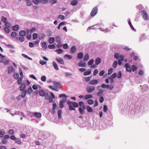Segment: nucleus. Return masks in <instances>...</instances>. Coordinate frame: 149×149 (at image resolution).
Listing matches in <instances>:
<instances>
[{
  "mask_svg": "<svg viewBox=\"0 0 149 149\" xmlns=\"http://www.w3.org/2000/svg\"><path fill=\"white\" fill-rule=\"evenodd\" d=\"M67 104L68 105L69 109L70 110H75L74 108L78 107L79 106L78 104L75 102H68Z\"/></svg>",
  "mask_w": 149,
  "mask_h": 149,
  "instance_id": "f257e3e1",
  "label": "nucleus"
},
{
  "mask_svg": "<svg viewBox=\"0 0 149 149\" xmlns=\"http://www.w3.org/2000/svg\"><path fill=\"white\" fill-rule=\"evenodd\" d=\"M30 116H31V117H32V115H33L38 118H41L42 114L40 113H38L36 112H31L30 113Z\"/></svg>",
  "mask_w": 149,
  "mask_h": 149,
  "instance_id": "f03ea898",
  "label": "nucleus"
},
{
  "mask_svg": "<svg viewBox=\"0 0 149 149\" xmlns=\"http://www.w3.org/2000/svg\"><path fill=\"white\" fill-rule=\"evenodd\" d=\"M59 96L60 97H62V100L61 101L64 103L66 102L67 97L65 94H60L59 95Z\"/></svg>",
  "mask_w": 149,
  "mask_h": 149,
  "instance_id": "7ed1b4c3",
  "label": "nucleus"
},
{
  "mask_svg": "<svg viewBox=\"0 0 149 149\" xmlns=\"http://www.w3.org/2000/svg\"><path fill=\"white\" fill-rule=\"evenodd\" d=\"M141 14L142 15L143 18L145 20H147L148 19V16L146 12L144 10H142Z\"/></svg>",
  "mask_w": 149,
  "mask_h": 149,
  "instance_id": "20e7f679",
  "label": "nucleus"
},
{
  "mask_svg": "<svg viewBox=\"0 0 149 149\" xmlns=\"http://www.w3.org/2000/svg\"><path fill=\"white\" fill-rule=\"evenodd\" d=\"M97 12V8L96 7H95L93 8L92 10L91 13V16H94L96 14Z\"/></svg>",
  "mask_w": 149,
  "mask_h": 149,
  "instance_id": "39448f33",
  "label": "nucleus"
},
{
  "mask_svg": "<svg viewBox=\"0 0 149 149\" xmlns=\"http://www.w3.org/2000/svg\"><path fill=\"white\" fill-rule=\"evenodd\" d=\"M15 69L12 66H10L8 68V73L9 74H11L14 73L15 72Z\"/></svg>",
  "mask_w": 149,
  "mask_h": 149,
  "instance_id": "423d86ee",
  "label": "nucleus"
},
{
  "mask_svg": "<svg viewBox=\"0 0 149 149\" xmlns=\"http://www.w3.org/2000/svg\"><path fill=\"white\" fill-rule=\"evenodd\" d=\"M57 61L60 64H63L64 63V62L63 59L60 57H57L56 58Z\"/></svg>",
  "mask_w": 149,
  "mask_h": 149,
  "instance_id": "0eeeda50",
  "label": "nucleus"
},
{
  "mask_svg": "<svg viewBox=\"0 0 149 149\" xmlns=\"http://www.w3.org/2000/svg\"><path fill=\"white\" fill-rule=\"evenodd\" d=\"M95 89L94 86H91L88 87L87 88V91L88 93H90L92 92Z\"/></svg>",
  "mask_w": 149,
  "mask_h": 149,
  "instance_id": "6e6552de",
  "label": "nucleus"
},
{
  "mask_svg": "<svg viewBox=\"0 0 149 149\" xmlns=\"http://www.w3.org/2000/svg\"><path fill=\"white\" fill-rule=\"evenodd\" d=\"M78 65L80 67H85L86 66V63L83 61L79 62L78 63Z\"/></svg>",
  "mask_w": 149,
  "mask_h": 149,
  "instance_id": "1a4fd4ad",
  "label": "nucleus"
},
{
  "mask_svg": "<svg viewBox=\"0 0 149 149\" xmlns=\"http://www.w3.org/2000/svg\"><path fill=\"white\" fill-rule=\"evenodd\" d=\"M55 86L58 88H60L61 87V85L59 82L55 81L53 82Z\"/></svg>",
  "mask_w": 149,
  "mask_h": 149,
  "instance_id": "9d476101",
  "label": "nucleus"
},
{
  "mask_svg": "<svg viewBox=\"0 0 149 149\" xmlns=\"http://www.w3.org/2000/svg\"><path fill=\"white\" fill-rule=\"evenodd\" d=\"M100 81V80H99V81H98L97 79H94L90 81L89 83L90 84H96Z\"/></svg>",
  "mask_w": 149,
  "mask_h": 149,
  "instance_id": "9b49d317",
  "label": "nucleus"
},
{
  "mask_svg": "<svg viewBox=\"0 0 149 149\" xmlns=\"http://www.w3.org/2000/svg\"><path fill=\"white\" fill-rule=\"evenodd\" d=\"M26 84L25 83H22L20 87V90L21 91H24L26 90Z\"/></svg>",
  "mask_w": 149,
  "mask_h": 149,
  "instance_id": "f8f14e48",
  "label": "nucleus"
},
{
  "mask_svg": "<svg viewBox=\"0 0 149 149\" xmlns=\"http://www.w3.org/2000/svg\"><path fill=\"white\" fill-rule=\"evenodd\" d=\"M125 67L126 68V70L127 71L130 72L132 68L129 66V65L128 63H126L125 64Z\"/></svg>",
  "mask_w": 149,
  "mask_h": 149,
  "instance_id": "ddd939ff",
  "label": "nucleus"
},
{
  "mask_svg": "<svg viewBox=\"0 0 149 149\" xmlns=\"http://www.w3.org/2000/svg\"><path fill=\"white\" fill-rule=\"evenodd\" d=\"M41 47L42 48H43V50H45L47 48V42H43L42 43Z\"/></svg>",
  "mask_w": 149,
  "mask_h": 149,
  "instance_id": "4468645a",
  "label": "nucleus"
},
{
  "mask_svg": "<svg viewBox=\"0 0 149 149\" xmlns=\"http://www.w3.org/2000/svg\"><path fill=\"white\" fill-rule=\"evenodd\" d=\"M79 104L81 107L83 109H86V107L83 102H79Z\"/></svg>",
  "mask_w": 149,
  "mask_h": 149,
  "instance_id": "2eb2a0df",
  "label": "nucleus"
},
{
  "mask_svg": "<svg viewBox=\"0 0 149 149\" xmlns=\"http://www.w3.org/2000/svg\"><path fill=\"white\" fill-rule=\"evenodd\" d=\"M38 93L39 95L43 97L45 95V93L43 90H40L38 92Z\"/></svg>",
  "mask_w": 149,
  "mask_h": 149,
  "instance_id": "dca6fc26",
  "label": "nucleus"
},
{
  "mask_svg": "<svg viewBox=\"0 0 149 149\" xmlns=\"http://www.w3.org/2000/svg\"><path fill=\"white\" fill-rule=\"evenodd\" d=\"M104 92L103 90L102 89H100L98 90V92L97 93V95L98 96H101L102 95V94Z\"/></svg>",
  "mask_w": 149,
  "mask_h": 149,
  "instance_id": "f3484780",
  "label": "nucleus"
},
{
  "mask_svg": "<svg viewBox=\"0 0 149 149\" xmlns=\"http://www.w3.org/2000/svg\"><path fill=\"white\" fill-rule=\"evenodd\" d=\"M72 58V57L71 55L68 54H66L64 56V58L66 60L71 59Z\"/></svg>",
  "mask_w": 149,
  "mask_h": 149,
  "instance_id": "a211bd4d",
  "label": "nucleus"
},
{
  "mask_svg": "<svg viewBox=\"0 0 149 149\" xmlns=\"http://www.w3.org/2000/svg\"><path fill=\"white\" fill-rule=\"evenodd\" d=\"M76 48L74 46H72L70 49L71 52L72 53H75L76 52Z\"/></svg>",
  "mask_w": 149,
  "mask_h": 149,
  "instance_id": "6ab92c4d",
  "label": "nucleus"
},
{
  "mask_svg": "<svg viewBox=\"0 0 149 149\" xmlns=\"http://www.w3.org/2000/svg\"><path fill=\"white\" fill-rule=\"evenodd\" d=\"M52 64H53V67H54V68L55 70H59V69L58 66L55 62H53V63H52Z\"/></svg>",
  "mask_w": 149,
  "mask_h": 149,
  "instance_id": "aec40b11",
  "label": "nucleus"
},
{
  "mask_svg": "<svg viewBox=\"0 0 149 149\" xmlns=\"http://www.w3.org/2000/svg\"><path fill=\"white\" fill-rule=\"evenodd\" d=\"M101 58L99 57H97L95 60V63L96 65H98L101 62Z\"/></svg>",
  "mask_w": 149,
  "mask_h": 149,
  "instance_id": "412c9836",
  "label": "nucleus"
},
{
  "mask_svg": "<svg viewBox=\"0 0 149 149\" xmlns=\"http://www.w3.org/2000/svg\"><path fill=\"white\" fill-rule=\"evenodd\" d=\"M19 29V26L18 25H16L13 26L12 27V29L13 31H17Z\"/></svg>",
  "mask_w": 149,
  "mask_h": 149,
  "instance_id": "4be33fe9",
  "label": "nucleus"
},
{
  "mask_svg": "<svg viewBox=\"0 0 149 149\" xmlns=\"http://www.w3.org/2000/svg\"><path fill=\"white\" fill-rule=\"evenodd\" d=\"M84 54L82 52L79 53L77 54V57L78 59H81L83 57Z\"/></svg>",
  "mask_w": 149,
  "mask_h": 149,
  "instance_id": "5701e85b",
  "label": "nucleus"
},
{
  "mask_svg": "<svg viewBox=\"0 0 149 149\" xmlns=\"http://www.w3.org/2000/svg\"><path fill=\"white\" fill-rule=\"evenodd\" d=\"M78 3L77 1L76 0H73L71 2L70 4L72 6H76Z\"/></svg>",
  "mask_w": 149,
  "mask_h": 149,
  "instance_id": "b1692460",
  "label": "nucleus"
},
{
  "mask_svg": "<svg viewBox=\"0 0 149 149\" xmlns=\"http://www.w3.org/2000/svg\"><path fill=\"white\" fill-rule=\"evenodd\" d=\"M89 58V56L88 54H86L84 56V61H88Z\"/></svg>",
  "mask_w": 149,
  "mask_h": 149,
  "instance_id": "393cba45",
  "label": "nucleus"
},
{
  "mask_svg": "<svg viewBox=\"0 0 149 149\" xmlns=\"http://www.w3.org/2000/svg\"><path fill=\"white\" fill-rule=\"evenodd\" d=\"M6 133L5 131L3 129L0 130V137H3V135L5 134Z\"/></svg>",
  "mask_w": 149,
  "mask_h": 149,
  "instance_id": "a878e982",
  "label": "nucleus"
},
{
  "mask_svg": "<svg viewBox=\"0 0 149 149\" xmlns=\"http://www.w3.org/2000/svg\"><path fill=\"white\" fill-rule=\"evenodd\" d=\"M91 73V71L90 69L88 70L86 72L84 73V75L87 76L89 75Z\"/></svg>",
  "mask_w": 149,
  "mask_h": 149,
  "instance_id": "bb28decb",
  "label": "nucleus"
},
{
  "mask_svg": "<svg viewBox=\"0 0 149 149\" xmlns=\"http://www.w3.org/2000/svg\"><path fill=\"white\" fill-rule=\"evenodd\" d=\"M55 41V39L54 38L50 37L49 40V42L50 44H51L54 43Z\"/></svg>",
  "mask_w": 149,
  "mask_h": 149,
  "instance_id": "cd10ccee",
  "label": "nucleus"
},
{
  "mask_svg": "<svg viewBox=\"0 0 149 149\" xmlns=\"http://www.w3.org/2000/svg\"><path fill=\"white\" fill-rule=\"evenodd\" d=\"M26 33L24 31H21L19 33V35L20 36H24L26 35Z\"/></svg>",
  "mask_w": 149,
  "mask_h": 149,
  "instance_id": "c85d7f7f",
  "label": "nucleus"
},
{
  "mask_svg": "<svg viewBox=\"0 0 149 149\" xmlns=\"http://www.w3.org/2000/svg\"><path fill=\"white\" fill-rule=\"evenodd\" d=\"M23 91L22 93V95H20L21 97L23 98L25 97L26 95L27 92V90H25Z\"/></svg>",
  "mask_w": 149,
  "mask_h": 149,
  "instance_id": "c756f323",
  "label": "nucleus"
},
{
  "mask_svg": "<svg viewBox=\"0 0 149 149\" xmlns=\"http://www.w3.org/2000/svg\"><path fill=\"white\" fill-rule=\"evenodd\" d=\"M17 39H19L20 41L21 42H22L24 40V38L23 36H20L19 37H17L16 38Z\"/></svg>",
  "mask_w": 149,
  "mask_h": 149,
  "instance_id": "7c9ffc66",
  "label": "nucleus"
},
{
  "mask_svg": "<svg viewBox=\"0 0 149 149\" xmlns=\"http://www.w3.org/2000/svg\"><path fill=\"white\" fill-rule=\"evenodd\" d=\"M99 30H100L101 31L104 32H109L110 30L109 29H108L106 28L105 29H102L101 28H99Z\"/></svg>",
  "mask_w": 149,
  "mask_h": 149,
  "instance_id": "2f4dec72",
  "label": "nucleus"
},
{
  "mask_svg": "<svg viewBox=\"0 0 149 149\" xmlns=\"http://www.w3.org/2000/svg\"><path fill=\"white\" fill-rule=\"evenodd\" d=\"M92 97V96L91 94L87 95L85 96L84 99L85 100H87L91 98Z\"/></svg>",
  "mask_w": 149,
  "mask_h": 149,
  "instance_id": "473e14b6",
  "label": "nucleus"
},
{
  "mask_svg": "<svg viewBox=\"0 0 149 149\" xmlns=\"http://www.w3.org/2000/svg\"><path fill=\"white\" fill-rule=\"evenodd\" d=\"M36 30V29L35 28H32L30 30L29 29L27 31L28 33H31L33 32H34Z\"/></svg>",
  "mask_w": 149,
  "mask_h": 149,
  "instance_id": "72a5a7b5",
  "label": "nucleus"
},
{
  "mask_svg": "<svg viewBox=\"0 0 149 149\" xmlns=\"http://www.w3.org/2000/svg\"><path fill=\"white\" fill-rule=\"evenodd\" d=\"M25 1L26 2V4L28 6H30L32 4V3L30 1V0H25Z\"/></svg>",
  "mask_w": 149,
  "mask_h": 149,
  "instance_id": "f704fd0d",
  "label": "nucleus"
},
{
  "mask_svg": "<svg viewBox=\"0 0 149 149\" xmlns=\"http://www.w3.org/2000/svg\"><path fill=\"white\" fill-rule=\"evenodd\" d=\"M17 35V33L16 32L13 31V32L11 34V36L12 38H15Z\"/></svg>",
  "mask_w": 149,
  "mask_h": 149,
  "instance_id": "c9c22d12",
  "label": "nucleus"
},
{
  "mask_svg": "<svg viewBox=\"0 0 149 149\" xmlns=\"http://www.w3.org/2000/svg\"><path fill=\"white\" fill-rule=\"evenodd\" d=\"M86 108L88 112H91L93 111L92 109L89 106H87L86 107Z\"/></svg>",
  "mask_w": 149,
  "mask_h": 149,
  "instance_id": "e433bc0d",
  "label": "nucleus"
},
{
  "mask_svg": "<svg viewBox=\"0 0 149 149\" xmlns=\"http://www.w3.org/2000/svg\"><path fill=\"white\" fill-rule=\"evenodd\" d=\"M62 113V111L61 110L59 109L58 110V117L59 118H61V114Z\"/></svg>",
  "mask_w": 149,
  "mask_h": 149,
  "instance_id": "4c0bfd02",
  "label": "nucleus"
},
{
  "mask_svg": "<svg viewBox=\"0 0 149 149\" xmlns=\"http://www.w3.org/2000/svg\"><path fill=\"white\" fill-rule=\"evenodd\" d=\"M56 41L57 42L61 41V37L59 36H57L55 37Z\"/></svg>",
  "mask_w": 149,
  "mask_h": 149,
  "instance_id": "58836bf2",
  "label": "nucleus"
},
{
  "mask_svg": "<svg viewBox=\"0 0 149 149\" xmlns=\"http://www.w3.org/2000/svg\"><path fill=\"white\" fill-rule=\"evenodd\" d=\"M22 55L23 57H24L26 58H27L29 60H32V59L31 58L29 57L28 56H27V55H26L24 54H22Z\"/></svg>",
  "mask_w": 149,
  "mask_h": 149,
  "instance_id": "ea45409f",
  "label": "nucleus"
},
{
  "mask_svg": "<svg viewBox=\"0 0 149 149\" xmlns=\"http://www.w3.org/2000/svg\"><path fill=\"white\" fill-rule=\"evenodd\" d=\"M56 108V103H54L53 104V113H54L55 112V109Z\"/></svg>",
  "mask_w": 149,
  "mask_h": 149,
  "instance_id": "a19ab883",
  "label": "nucleus"
},
{
  "mask_svg": "<svg viewBox=\"0 0 149 149\" xmlns=\"http://www.w3.org/2000/svg\"><path fill=\"white\" fill-rule=\"evenodd\" d=\"M15 142L19 144H20L22 142L21 140L19 139H16L15 140Z\"/></svg>",
  "mask_w": 149,
  "mask_h": 149,
  "instance_id": "79ce46f5",
  "label": "nucleus"
},
{
  "mask_svg": "<svg viewBox=\"0 0 149 149\" xmlns=\"http://www.w3.org/2000/svg\"><path fill=\"white\" fill-rule=\"evenodd\" d=\"M58 54H60L63 52V50L61 49H58L55 51Z\"/></svg>",
  "mask_w": 149,
  "mask_h": 149,
  "instance_id": "37998d69",
  "label": "nucleus"
},
{
  "mask_svg": "<svg viewBox=\"0 0 149 149\" xmlns=\"http://www.w3.org/2000/svg\"><path fill=\"white\" fill-rule=\"evenodd\" d=\"M7 18L3 16H2L1 20L3 23H6L7 21Z\"/></svg>",
  "mask_w": 149,
  "mask_h": 149,
  "instance_id": "c03bdc74",
  "label": "nucleus"
},
{
  "mask_svg": "<svg viewBox=\"0 0 149 149\" xmlns=\"http://www.w3.org/2000/svg\"><path fill=\"white\" fill-rule=\"evenodd\" d=\"M94 60L93 59H91L88 63V65H93L94 62Z\"/></svg>",
  "mask_w": 149,
  "mask_h": 149,
  "instance_id": "a18cd8bd",
  "label": "nucleus"
},
{
  "mask_svg": "<svg viewBox=\"0 0 149 149\" xmlns=\"http://www.w3.org/2000/svg\"><path fill=\"white\" fill-rule=\"evenodd\" d=\"M39 63L41 65H44L46 64L47 62L44 60H41L39 61Z\"/></svg>",
  "mask_w": 149,
  "mask_h": 149,
  "instance_id": "49530a36",
  "label": "nucleus"
},
{
  "mask_svg": "<svg viewBox=\"0 0 149 149\" xmlns=\"http://www.w3.org/2000/svg\"><path fill=\"white\" fill-rule=\"evenodd\" d=\"M48 48L49 49H55V46L54 45H49L48 46Z\"/></svg>",
  "mask_w": 149,
  "mask_h": 149,
  "instance_id": "de8ad7c7",
  "label": "nucleus"
},
{
  "mask_svg": "<svg viewBox=\"0 0 149 149\" xmlns=\"http://www.w3.org/2000/svg\"><path fill=\"white\" fill-rule=\"evenodd\" d=\"M93 101L91 99H89L87 100L88 103L90 105L93 104Z\"/></svg>",
  "mask_w": 149,
  "mask_h": 149,
  "instance_id": "09e8293b",
  "label": "nucleus"
},
{
  "mask_svg": "<svg viewBox=\"0 0 149 149\" xmlns=\"http://www.w3.org/2000/svg\"><path fill=\"white\" fill-rule=\"evenodd\" d=\"M14 131L12 129H10V130L8 131V134H9L11 135V134H14Z\"/></svg>",
  "mask_w": 149,
  "mask_h": 149,
  "instance_id": "8fccbe9b",
  "label": "nucleus"
},
{
  "mask_svg": "<svg viewBox=\"0 0 149 149\" xmlns=\"http://www.w3.org/2000/svg\"><path fill=\"white\" fill-rule=\"evenodd\" d=\"M92 77L91 76H89L87 77H85V79L86 80V81L87 82H88L89 81L90 79Z\"/></svg>",
  "mask_w": 149,
  "mask_h": 149,
  "instance_id": "3c124183",
  "label": "nucleus"
},
{
  "mask_svg": "<svg viewBox=\"0 0 149 149\" xmlns=\"http://www.w3.org/2000/svg\"><path fill=\"white\" fill-rule=\"evenodd\" d=\"M64 103V102H61V101L59 103V105L60 106V108L61 109H62L63 107H64V106L63 103Z\"/></svg>",
  "mask_w": 149,
  "mask_h": 149,
  "instance_id": "603ef678",
  "label": "nucleus"
},
{
  "mask_svg": "<svg viewBox=\"0 0 149 149\" xmlns=\"http://www.w3.org/2000/svg\"><path fill=\"white\" fill-rule=\"evenodd\" d=\"M124 60V56L123 55H120L118 59V60H119L120 61H122Z\"/></svg>",
  "mask_w": 149,
  "mask_h": 149,
  "instance_id": "864d4df0",
  "label": "nucleus"
},
{
  "mask_svg": "<svg viewBox=\"0 0 149 149\" xmlns=\"http://www.w3.org/2000/svg\"><path fill=\"white\" fill-rule=\"evenodd\" d=\"M3 29L5 32L7 33H8L10 31V29L8 28L7 27H4Z\"/></svg>",
  "mask_w": 149,
  "mask_h": 149,
  "instance_id": "5fc2aeb1",
  "label": "nucleus"
},
{
  "mask_svg": "<svg viewBox=\"0 0 149 149\" xmlns=\"http://www.w3.org/2000/svg\"><path fill=\"white\" fill-rule=\"evenodd\" d=\"M14 78L16 79H18L19 77V75L18 74L15 73L14 75Z\"/></svg>",
  "mask_w": 149,
  "mask_h": 149,
  "instance_id": "6e6d98bb",
  "label": "nucleus"
},
{
  "mask_svg": "<svg viewBox=\"0 0 149 149\" xmlns=\"http://www.w3.org/2000/svg\"><path fill=\"white\" fill-rule=\"evenodd\" d=\"M117 64V62L116 61H114L113 65V68H115L116 67Z\"/></svg>",
  "mask_w": 149,
  "mask_h": 149,
  "instance_id": "4d7b16f0",
  "label": "nucleus"
},
{
  "mask_svg": "<svg viewBox=\"0 0 149 149\" xmlns=\"http://www.w3.org/2000/svg\"><path fill=\"white\" fill-rule=\"evenodd\" d=\"M122 76V73L121 71H119L118 72L117 74V78H120Z\"/></svg>",
  "mask_w": 149,
  "mask_h": 149,
  "instance_id": "13d9d810",
  "label": "nucleus"
},
{
  "mask_svg": "<svg viewBox=\"0 0 149 149\" xmlns=\"http://www.w3.org/2000/svg\"><path fill=\"white\" fill-rule=\"evenodd\" d=\"M119 54L118 53H115L114 55V58L117 59H118L119 57Z\"/></svg>",
  "mask_w": 149,
  "mask_h": 149,
  "instance_id": "bf43d9fd",
  "label": "nucleus"
},
{
  "mask_svg": "<svg viewBox=\"0 0 149 149\" xmlns=\"http://www.w3.org/2000/svg\"><path fill=\"white\" fill-rule=\"evenodd\" d=\"M41 80L43 82H45L46 81V77L45 76H42L41 78Z\"/></svg>",
  "mask_w": 149,
  "mask_h": 149,
  "instance_id": "052dcab7",
  "label": "nucleus"
},
{
  "mask_svg": "<svg viewBox=\"0 0 149 149\" xmlns=\"http://www.w3.org/2000/svg\"><path fill=\"white\" fill-rule=\"evenodd\" d=\"M38 34L36 33H34L33 35V39L34 40L36 39L38 37Z\"/></svg>",
  "mask_w": 149,
  "mask_h": 149,
  "instance_id": "680f3d73",
  "label": "nucleus"
},
{
  "mask_svg": "<svg viewBox=\"0 0 149 149\" xmlns=\"http://www.w3.org/2000/svg\"><path fill=\"white\" fill-rule=\"evenodd\" d=\"M145 38V36L144 35H142L140 37V41H142L144 40Z\"/></svg>",
  "mask_w": 149,
  "mask_h": 149,
  "instance_id": "e2e57ef3",
  "label": "nucleus"
},
{
  "mask_svg": "<svg viewBox=\"0 0 149 149\" xmlns=\"http://www.w3.org/2000/svg\"><path fill=\"white\" fill-rule=\"evenodd\" d=\"M32 91L33 90L32 89L31 87H30L28 89L27 93L29 94L32 92Z\"/></svg>",
  "mask_w": 149,
  "mask_h": 149,
  "instance_id": "0e129e2a",
  "label": "nucleus"
},
{
  "mask_svg": "<svg viewBox=\"0 0 149 149\" xmlns=\"http://www.w3.org/2000/svg\"><path fill=\"white\" fill-rule=\"evenodd\" d=\"M32 2L36 5H38L40 3L38 0H33Z\"/></svg>",
  "mask_w": 149,
  "mask_h": 149,
  "instance_id": "69168bd1",
  "label": "nucleus"
},
{
  "mask_svg": "<svg viewBox=\"0 0 149 149\" xmlns=\"http://www.w3.org/2000/svg\"><path fill=\"white\" fill-rule=\"evenodd\" d=\"M5 25L6 26L9 27H10L11 26V25L10 23L8 22L6 23Z\"/></svg>",
  "mask_w": 149,
  "mask_h": 149,
  "instance_id": "338daca9",
  "label": "nucleus"
},
{
  "mask_svg": "<svg viewBox=\"0 0 149 149\" xmlns=\"http://www.w3.org/2000/svg\"><path fill=\"white\" fill-rule=\"evenodd\" d=\"M105 73V71L104 70H101L99 74L100 76H102Z\"/></svg>",
  "mask_w": 149,
  "mask_h": 149,
  "instance_id": "774afa93",
  "label": "nucleus"
}]
</instances>
